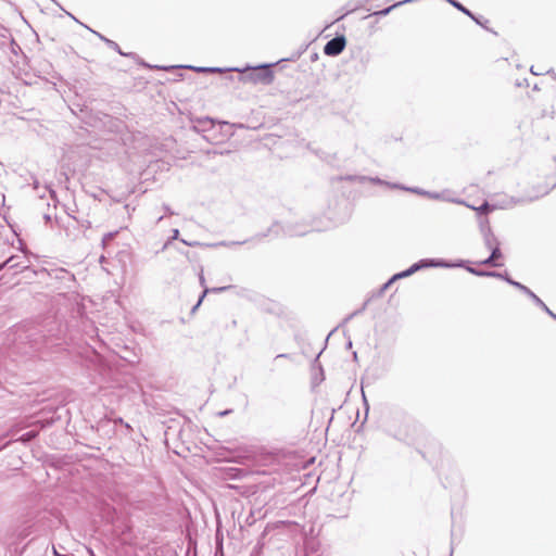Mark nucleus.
I'll return each mask as SVG.
<instances>
[{"instance_id": "f257e3e1", "label": "nucleus", "mask_w": 556, "mask_h": 556, "mask_svg": "<svg viewBox=\"0 0 556 556\" xmlns=\"http://www.w3.org/2000/svg\"><path fill=\"white\" fill-rule=\"evenodd\" d=\"M556 187V165L546 168V170L539 177L536 184L538 191L541 194H546Z\"/></svg>"}, {"instance_id": "f03ea898", "label": "nucleus", "mask_w": 556, "mask_h": 556, "mask_svg": "<svg viewBox=\"0 0 556 556\" xmlns=\"http://www.w3.org/2000/svg\"><path fill=\"white\" fill-rule=\"evenodd\" d=\"M346 40L343 36L334 37L326 43L324 53L330 56L338 55L344 50Z\"/></svg>"}, {"instance_id": "7ed1b4c3", "label": "nucleus", "mask_w": 556, "mask_h": 556, "mask_svg": "<svg viewBox=\"0 0 556 556\" xmlns=\"http://www.w3.org/2000/svg\"><path fill=\"white\" fill-rule=\"evenodd\" d=\"M251 80L254 83H261L264 85H269L274 81V74L266 67L255 70L250 75Z\"/></svg>"}, {"instance_id": "20e7f679", "label": "nucleus", "mask_w": 556, "mask_h": 556, "mask_svg": "<svg viewBox=\"0 0 556 556\" xmlns=\"http://www.w3.org/2000/svg\"><path fill=\"white\" fill-rule=\"evenodd\" d=\"M502 256L501 251L498 248H495L491 255L485 258L484 261H481V264H491L493 266H498L497 260Z\"/></svg>"}, {"instance_id": "39448f33", "label": "nucleus", "mask_w": 556, "mask_h": 556, "mask_svg": "<svg viewBox=\"0 0 556 556\" xmlns=\"http://www.w3.org/2000/svg\"><path fill=\"white\" fill-rule=\"evenodd\" d=\"M470 208L477 211L480 214H488L494 210V206H491L486 201H483L481 205L476 204H467Z\"/></svg>"}, {"instance_id": "423d86ee", "label": "nucleus", "mask_w": 556, "mask_h": 556, "mask_svg": "<svg viewBox=\"0 0 556 556\" xmlns=\"http://www.w3.org/2000/svg\"><path fill=\"white\" fill-rule=\"evenodd\" d=\"M451 3H452L455 8H457L459 11L464 12L465 14H467L468 16H470V17H472V18H473V16H472V14L470 13V11H469V10H467L465 7H463L460 3L456 2V1H453V0H451Z\"/></svg>"}, {"instance_id": "0eeeda50", "label": "nucleus", "mask_w": 556, "mask_h": 556, "mask_svg": "<svg viewBox=\"0 0 556 556\" xmlns=\"http://www.w3.org/2000/svg\"><path fill=\"white\" fill-rule=\"evenodd\" d=\"M554 114H555L554 108L553 106H548L547 109L543 110V112L541 114V117L542 118H544V117L553 118Z\"/></svg>"}, {"instance_id": "6e6552de", "label": "nucleus", "mask_w": 556, "mask_h": 556, "mask_svg": "<svg viewBox=\"0 0 556 556\" xmlns=\"http://www.w3.org/2000/svg\"><path fill=\"white\" fill-rule=\"evenodd\" d=\"M410 1H412V0H404V1H402V2H397V3H395V4H393V5L389 7V8H387V9H384V10L380 11L379 13H380V14L386 15V14H388V13H389L393 8H395V7H397V5H401V4H403V3L410 2Z\"/></svg>"}, {"instance_id": "1a4fd4ad", "label": "nucleus", "mask_w": 556, "mask_h": 556, "mask_svg": "<svg viewBox=\"0 0 556 556\" xmlns=\"http://www.w3.org/2000/svg\"><path fill=\"white\" fill-rule=\"evenodd\" d=\"M414 271V269H409L403 274H400V275H396L393 279L397 278V277H405V276H408L409 274H412Z\"/></svg>"}, {"instance_id": "9d476101", "label": "nucleus", "mask_w": 556, "mask_h": 556, "mask_svg": "<svg viewBox=\"0 0 556 556\" xmlns=\"http://www.w3.org/2000/svg\"><path fill=\"white\" fill-rule=\"evenodd\" d=\"M206 292H207V290L203 291V295H202V296H201V299L199 300L198 305L201 303V301H202V299L205 296Z\"/></svg>"}, {"instance_id": "9b49d317", "label": "nucleus", "mask_w": 556, "mask_h": 556, "mask_svg": "<svg viewBox=\"0 0 556 556\" xmlns=\"http://www.w3.org/2000/svg\"><path fill=\"white\" fill-rule=\"evenodd\" d=\"M236 325H237L236 320H231V326H232V328H235V327H236Z\"/></svg>"}, {"instance_id": "f8f14e48", "label": "nucleus", "mask_w": 556, "mask_h": 556, "mask_svg": "<svg viewBox=\"0 0 556 556\" xmlns=\"http://www.w3.org/2000/svg\"><path fill=\"white\" fill-rule=\"evenodd\" d=\"M90 556H96L92 549H89Z\"/></svg>"}, {"instance_id": "ddd939ff", "label": "nucleus", "mask_w": 556, "mask_h": 556, "mask_svg": "<svg viewBox=\"0 0 556 556\" xmlns=\"http://www.w3.org/2000/svg\"><path fill=\"white\" fill-rule=\"evenodd\" d=\"M392 283V280H389L388 283H386V287H389V285Z\"/></svg>"}, {"instance_id": "4468645a", "label": "nucleus", "mask_w": 556, "mask_h": 556, "mask_svg": "<svg viewBox=\"0 0 556 556\" xmlns=\"http://www.w3.org/2000/svg\"><path fill=\"white\" fill-rule=\"evenodd\" d=\"M392 283V280H389L388 283H386V287H389V285Z\"/></svg>"}, {"instance_id": "2eb2a0df", "label": "nucleus", "mask_w": 556, "mask_h": 556, "mask_svg": "<svg viewBox=\"0 0 556 556\" xmlns=\"http://www.w3.org/2000/svg\"><path fill=\"white\" fill-rule=\"evenodd\" d=\"M392 283V280H389L388 283H386V287H389V285Z\"/></svg>"}]
</instances>
